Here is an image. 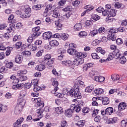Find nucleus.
Instances as JSON below:
<instances>
[{"instance_id": "nucleus-26", "label": "nucleus", "mask_w": 127, "mask_h": 127, "mask_svg": "<svg viewBox=\"0 0 127 127\" xmlns=\"http://www.w3.org/2000/svg\"><path fill=\"white\" fill-rule=\"evenodd\" d=\"M106 115H108V116H110L114 113V109H113V107H109L107 108L106 109Z\"/></svg>"}, {"instance_id": "nucleus-16", "label": "nucleus", "mask_w": 127, "mask_h": 127, "mask_svg": "<svg viewBox=\"0 0 127 127\" xmlns=\"http://www.w3.org/2000/svg\"><path fill=\"white\" fill-rule=\"evenodd\" d=\"M94 79L96 82L101 83L102 82H104V81H105V77L102 76H96L94 77Z\"/></svg>"}, {"instance_id": "nucleus-2", "label": "nucleus", "mask_w": 127, "mask_h": 127, "mask_svg": "<svg viewBox=\"0 0 127 127\" xmlns=\"http://www.w3.org/2000/svg\"><path fill=\"white\" fill-rule=\"evenodd\" d=\"M26 90H21L18 98V103H22L23 105H25V96L27 95Z\"/></svg>"}, {"instance_id": "nucleus-9", "label": "nucleus", "mask_w": 127, "mask_h": 127, "mask_svg": "<svg viewBox=\"0 0 127 127\" xmlns=\"http://www.w3.org/2000/svg\"><path fill=\"white\" fill-rule=\"evenodd\" d=\"M84 105V102L82 101H79L77 102L76 104V109L75 110V112L76 113H79L81 109H82V107H83Z\"/></svg>"}, {"instance_id": "nucleus-23", "label": "nucleus", "mask_w": 127, "mask_h": 127, "mask_svg": "<svg viewBox=\"0 0 127 127\" xmlns=\"http://www.w3.org/2000/svg\"><path fill=\"white\" fill-rule=\"evenodd\" d=\"M67 53H68V54L70 55L74 56L75 55V53H77V51L74 48H69L67 50Z\"/></svg>"}, {"instance_id": "nucleus-43", "label": "nucleus", "mask_w": 127, "mask_h": 127, "mask_svg": "<svg viewBox=\"0 0 127 127\" xmlns=\"http://www.w3.org/2000/svg\"><path fill=\"white\" fill-rule=\"evenodd\" d=\"M80 79H82V76H79L77 78V84L79 85H81V86H84L85 83L81 80H80Z\"/></svg>"}, {"instance_id": "nucleus-31", "label": "nucleus", "mask_w": 127, "mask_h": 127, "mask_svg": "<svg viewBox=\"0 0 127 127\" xmlns=\"http://www.w3.org/2000/svg\"><path fill=\"white\" fill-rule=\"evenodd\" d=\"M75 125L79 127H83L84 126H85V121L81 120L78 121L77 123L75 124Z\"/></svg>"}, {"instance_id": "nucleus-64", "label": "nucleus", "mask_w": 127, "mask_h": 127, "mask_svg": "<svg viewBox=\"0 0 127 127\" xmlns=\"http://www.w3.org/2000/svg\"><path fill=\"white\" fill-rule=\"evenodd\" d=\"M74 55H75V57H77V58H81L82 53H81V52L77 53L76 52V53H75Z\"/></svg>"}, {"instance_id": "nucleus-4", "label": "nucleus", "mask_w": 127, "mask_h": 127, "mask_svg": "<svg viewBox=\"0 0 127 127\" xmlns=\"http://www.w3.org/2000/svg\"><path fill=\"white\" fill-rule=\"evenodd\" d=\"M31 13V8L30 7L25 8L24 7V11L21 15V18H29L30 17V13Z\"/></svg>"}, {"instance_id": "nucleus-8", "label": "nucleus", "mask_w": 127, "mask_h": 127, "mask_svg": "<svg viewBox=\"0 0 127 127\" xmlns=\"http://www.w3.org/2000/svg\"><path fill=\"white\" fill-rule=\"evenodd\" d=\"M52 37L51 32H46L43 34V38L44 40H49Z\"/></svg>"}, {"instance_id": "nucleus-58", "label": "nucleus", "mask_w": 127, "mask_h": 127, "mask_svg": "<svg viewBox=\"0 0 127 127\" xmlns=\"http://www.w3.org/2000/svg\"><path fill=\"white\" fill-rule=\"evenodd\" d=\"M22 45V42H17L15 44L16 48H17V49L20 48V47H21Z\"/></svg>"}, {"instance_id": "nucleus-51", "label": "nucleus", "mask_w": 127, "mask_h": 127, "mask_svg": "<svg viewBox=\"0 0 127 127\" xmlns=\"http://www.w3.org/2000/svg\"><path fill=\"white\" fill-rule=\"evenodd\" d=\"M35 37H33V35L29 36L28 38L27 39V41L28 43H31L32 41H33V38Z\"/></svg>"}, {"instance_id": "nucleus-39", "label": "nucleus", "mask_w": 127, "mask_h": 127, "mask_svg": "<svg viewBox=\"0 0 127 127\" xmlns=\"http://www.w3.org/2000/svg\"><path fill=\"white\" fill-rule=\"evenodd\" d=\"M91 57H92L93 59H100V56L96 53L91 54Z\"/></svg>"}, {"instance_id": "nucleus-13", "label": "nucleus", "mask_w": 127, "mask_h": 127, "mask_svg": "<svg viewBox=\"0 0 127 127\" xmlns=\"http://www.w3.org/2000/svg\"><path fill=\"white\" fill-rule=\"evenodd\" d=\"M13 28L10 27L9 28H8L7 29V32L4 34V37L6 39H9V33L10 32H13Z\"/></svg>"}, {"instance_id": "nucleus-57", "label": "nucleus", "mask_w": 127, "mask_h": 127, "mask_svg": "<svg viewBox=\"0 0 127 127\" xmlns=\"http://www.w3.org/2000/svg\"><path fill=\"white\" fill-rule=\"evenodd\" d=\"M116 43L117 44H118V45H121V44H123V40L121 38L117 39L116 40Z\"/></svg>"}, {"instance_id": "nucleus-19", "label": "nucleus", "mask_w": 127, "mask_h": 127, "mask_svg": "<svg viewBox=\"0 0 127 127\" xmlns=\"http://www.w3.org/2000/svg\"><path fill=\"white\" fill-rule=\"evenodd\" d=\"M126 108H127V104L124 102L120 103V104L118 106L119 111H123L124 110H125Z\"/></svg>"}, {"instance_id": "nucleus-38", "label": "nucleus", "mask_w": 127, "mask_h": 127, "mask_svg": "<svg viewBox=\"0 0 127 127\" xmlns=\"http://www.w3.org/2000/svg\"><path fill=\"white\" fill-rule=\"evenodd\" d=\"M120 62L121 64H125L127 62V59L125 57H121V58L119 59Z\"/></svg>"}, {"instance_id": "nucleus-53", "label": "nucleus", "mask_w": 127, "mask_h": 127, "mask_svg": "<svg viewBox=\"0 0 127 127\" xmlns=\"http://www.w3.org/2000/svg\"><path fill=\"white\" fill-rule=\"evenodd\" d=\"M85 23L87 27H91L92 26V24H93V22L91 20H87Z\"/></svg>"}, {"instance_id": "nucleus-7", "label": "nucleus", "mask_w": 127, "mask_h": 127, "mask_svg": "<svg viewBox=\"0 0 127 127\" xmlns=\"http://www.w3.org/2000/svg\"><path fill=\"white\" fill-rule=\"evenodd\" d=\"M32 84L34 86L33 90L34 92H38V91H40L41 90V87L38 86V80L35 79L31 81Z\"/></svg>"}, {"instance_id": "nucleus-33", "label": "nucleus", "mask_w": 127, "mask_h": 127, "mask_svg": "<svg viewBox=\"0 0 127 127\" xmlns=\"http://www.w3.org/2000/svg\"><path fill=\"white\" fill-rule=\"evenodd\" d=\"M102 104L103 105H109V104H110V100H109L108 97H104L103 98Z\"/></svg>"}, {"instance_id": "nucleus-37", "label": "nucleus", "mask_w": 127, "mask_h": 127, "mask_svg": "<svg viewBox=\"0 0 127 127\" xmlns=\"http://www.w3.org/2000/svg\"><path fill=\"white\" fill-rule=\"evenodd\" d=\"M69 37V35L67 34H62L61 36V38L63 39V40H67L68 39V37Z\"/></svg>"}, {"instance_id": "nucleus-6", "label": "nucleus", "mask_w": 127, "mask_h": 127, "mask_svg": "<svg viewBox=\"0 0 127 127\" xmlns=\"http://www.w3.org/2000/svg\"><path fill=\"white\" fill-rule=\"evenodd\" d=\"M37 114V117L39 118L33 119L34 122H37L40 120L43 117V113H44V110L43 109H39L36 111Z\"/></svg>"}, {"instance_id": "nucleus-28", "label": "nucleus", "mask_w": 127, "mask_h": 127, "mask_svg": "<svg viewBox=\"0 0 127 127\" xmlns=\"http://www.w3.org/2000/svg\"><path fill=\"white\" fill-rule=\"evenodd\" d=\"M24 10V7H22L20 8L19 10L16 11V14H17V15H20V17H21V15L23 14Z\"/></svg>"}, {"instance_id": "nucleus-52", "label": "nucleus", "mask_w": 127, "mask_h": 127, "mask_svg": "<svg viewBox=\"0 0 127 127\" xmlns=\"http://www.w3.org/2000/svg\"><path fill=\"white\" fill-rule=\"evenodd\" d=\"M31 85H33L32 83H26L25 84H24V87L25 89H30V88L31 87Z\"/></svg>"}, {"instance_id": "nucleus-36", "label": "nucleus", "mask_w": 127, "mask_h": 127, "mask_svg": "<svg viewBox=\"0 0 127 127\" xmlns=\"http://www.w3.org/2000/svg\"><path fill=\"white\" fill-rule=\"evenodd\" d=\"M111 79L115 82V81H118L120 80V75L119 74H114L111 76Z\"/></svg>"}, {"instance_id": "nucleus-61", "label": "nucleus", "mask_w": 127, "mask_h": 127, "mask_svg": "<svg viewBox=\"0 0 127 127\" xmlns=\"http://www.w3.org/2000/svg\"><path fill=\"white\" fill-rule=\"evenodd\" d=\"M23 86H24V83H20L16 84L17 89H19V90H21L22 88H23Z\"/></svg>"}, {"instance_id": "nucleus-32", "label": "nucleus", "mask_w": 127, "mask_h": 127, "mask_svg": "<svg viewBox=\"0 0 127 127\" xmlns=\"http://www.w3.org/2000/svg\"><path fill=\"white\" fill-rule=\"evenodd\" d=\"M50 60H51V55L47 54L45 56L44 58V61L43 62L44 63H45V62H47V61Z\"/></svg>"}, {"instance_id": "nucleus-11", "label": "nucleus", "mask_w": 127, "mask_h": 127, "mask_svg": "<svg viewBox=\"0 0 127 127\" xmlns=\"http://www.w3.org/2000/svg\"><path fill=\"white\" fill-rule=\"evenodd\" d=\"M40 30V27H37L33 28V31H35L33 33V37H37L40 35V32H38Z\"/></svg>"}, {"instance_id": "nucleus-46", "label": "nucleus", "mask_w": 127, "mask_h": 127, "mask_svg": "<svg viewBox=\"0 0 127 127\" xmlns=\"http://www.w3.org/2000/svg\"><path fill=\"white\" fill-rule=\"evenodd\" d=\"M48 62L46 63L47 65L48 66H50V67H51V65L54 63V61L53 60V59H52L51 60H49V61H47Z\"/></svg>"}, {"instance_id": "nucleus-60", "label": "nucleus", "mask_w": 127, "mask_h": 127, "mask_svg": "<svg viewBox=\"0 0 127 127\" xmlns=\"http://www.w3.org/2000/svg\"><path fill=\"white\" fill-rule=\"evenodd\" d=\"M92 9H94V6H92V5H87V9L86 10L87 12H89Z\"/></svg>"}, {"instance_id": "nucleus-49", "label": "nucleus", "mask_w": 127, "mask_h": 127, "mask_svg": "<svg viewBox=\"0 0 127 127\" xmlns=\"http://www.w3.org/2000/svg\"><path fill=\"white\" fill-rule=\"evenodd\" d=\"M72 10V7L71 6H67L65 8L63 9V11H65V12L66 11H71Z\"/></svg>"}, {"instance_id": "nucleus-48", "label": "nucleus", "mask_w": 127, "mask_h": 127, "mask_svg": "<svg viewBox=\"0 0 127 127\" xmlns=\"http://www.w3.org/2000/svg\"><path fill=\"white\" fill-rule=\"evenodd\" d=\"M70 16H71V14H70L69 13H66L63 16V18H64L65 20H67V19H69Z\"/></svg>"}, {"instance_id": "nucleus-44", "label": "nucleus", "mask_w": 127, "mask_h": 127, "mask_svg": "<svg viewBox=\"0 0 127 127\" xmlns=\"http://www.w3.org/2000/svg\"><path fill=\"white\" fill-rule=\"evenodd\" d=\"M6 68H8L9 69H10L11 68H12L13 67V63L12 62H9L6 64L5 65Z\"/></svg>"}, {"instance_id": "nucleus-62", "label": "nucleus", "mask_w": 127, "mask_h": 127, "mask_svg": "<svg viewBox=\"0 0 127 127\" xmlns=\"http://www.w3.org/2000/svg\"><path fill=\"white\" fill-rule=\"evenodd\" d=\"M55 25L57 27H62V24L60 23L59 20L55 21Z\"/></svg>"}, {"instance_id": "nucleus-3", "label": "nucleus", "mask_w": 127, "mask_h": 127, "mask_svg": "<svg viewBox=\"0 0 127 127\" xmlns=\"http://www.w3.org/2000/svg\"><path fill=\"white\" fill-rule=\"evenodd\" d=\"M117 30L112 29L109 30L107 35V39L108 40H112L115 41L116 40V34Z\"/></svg>"}, {"instance_id": "nucleus-59", "label": "nucleus", "mask_w": 127, "mask_h": 127, "mask_svg": "<svg viewBox=\"0 0 127 127\" xmlns=\"http://www.w3.org/2000/svg\"><path fill=\"white\" fill-rule=\"evenodd\" d=\"M127 120H123L121 122V127H127Z\"/></svg>"}, {"instance_id": "nucleus-40", "label": "nucleus", "mask_w": 127, "mask_h": 127, "mask_svg": "<svg viewBox=\"0 0 127 127\" xmlns=\"http://www.w3.org/2000/svg\"><path fill=\"white\" fill-rule=\"evenodd\" d=\"M33 9L35 10H39L41 8V4H38L37 5H34L33 6Z\"/></svg>"}, {"instance_id": "nucleus-47", "label": "nucleus", "mask_w": 127, "mask_h": 127, "mask_svg": "<svg viewBox=\"0 0 127 127\" xmlns=\"http://www.w3.org/2000/svg\"><path fill=\"white\" fill-rule=\"evenodd\" d=\"M92 18L94 19V20H99L100 18H101V17L100 16L97 15V14H93L91 16Z\"/></svg>"}, {"instance_id": "nucleus-14", "label": "nucleus", "mask_w": 127, "mask_h": 127, "mask_svg": "<svg viewBox=\"0 0 127 127\" xmlns=\"http://www.w3.org/2000/svg\"><path fill=\"white\" fill-rule=\"evenodd\" d=\"M52 81H53L52 85L53 86H54V87H55L54 91H55V92H56L59 89V88H58V81H56L55 78H52Z\"/></svg>"}, {"instance_id": "nucleus-63", "label": "nucleus", "mask_w": 127, "mask_h": 127, "mask_svg": "<svg viewBox=\"0 0 127 127\" xmlns=\"http://www.w3.org/2000/svg\"><path fill=\"white\" fill-rule=\"evenodd\" d=\"M61 126L60 127H67V122L64 121L61 122Z\"/></svg>"}, {"instance_id": "nucleus-41", "label": "nucleus", "mask_w": 127, "mask_h": 127, "mask_svg": "<svg viewBox=\"0 0 127 127\" xmlns=\"http://www.w3.org/2000/svg\"><path fill=\"white\" fill-rule=\"evenodd\" d=\"M51 93L52 94H55V96H57L58 98H63V94L61 93H57L55 91H52Z\"/></svg>"}, {"instance_id": "nucleus-29", "label": "nucleus", "mask_w": 127, "mask_h": 127, "mask_svg": "<svg viewBox=\"0 0 127 127\" xmlns=\"http://www.w3.org/2000/svg\"><path fill=\"white\" fill-rule=\"evenodd\" d=\"M55 111L58 115H59L60 114H62V113H63V109L61 107L56 108Z\"/></svg>"}, {"instance_id": "nucleus-42", "label": "nucleus", "mask_w": 127, "mask_h": 127, "mask_svg": "<svg viewBox=\"0 0 127 127\" xmlns=\"http://www.w3.org/2000/svg\"><path fill=\"white\" fill-rule=\"evenodd\" d=\"M6 51L5 52V55L6 56H8L10 54V52H11V50H12V47H9L8 48H6Z\"/></svg>"}, {"instance_id": "nucleus-10", "label": "nucleus", "mask_w": 127, "mask_h": 127, "mask_svg": "<svg viewBox=\"0 0 127 127\" xmlns=\"http://www.w3.org/2000/svg\"><path fill=\"white\" fill-rule=\"evenodd\" d=\"M84 63V59L81 58H77L73 61V64L76 66L81 65Z\"/></svg>"}, {"instance_id": "nucleus-1", "label": "nucleus", "mask_w": 127, "mask_h": 127, "mask_svg": "<svg viewBox=\"0 0 127 127\" xmlns=\"http://www.w3.org/2000/svg\"><path fill=\"white\" fill-rule=\"evenodd\" d=\"M67 95L71 97H74L75 99H81V98H82V95L81 93L79 92V86H78V84L74 85L73 88L67 92Z\"/></svg>"}, {"instance_id": "nucleus-12", "label": "nucleus", "mask_w": 127, "mask_h": 127, "mask_svg": "<svg viewBox=\"0 0 127 127\" xmlns=\"http://www.w3.org/2000/svg\"><path fill=\"white\" fill-rule=\"evenodd\" d=\"M60 16V9L58 8H55V9L53 10V17L57 18V17H59Z\"/></svg>"}, {"instance_id": "nucleus-25", "label": "nucleus", "mask_w": 127, "mask_h": 127, "mask_svg": "<svg viewBox=\"0 0 127 127\" xmlns=\"http://www.w3.org/2000/svg\"><path fill=\"white\" fill-rule=\"evenodd\" d=\"M8 20L10 23H15L16 20L14 19V16L12 14L10 15L8 18Z\"/></svg>"}, {"instance_id": "nucleus-20", "label": "nucleus", "mask_w": 127, "mask_h": 127, "mask_svg": "<svg viewBox=\"0 0 127 127\" xmlns=\"http://www.w3.org/2000/svg\"><path fill=\"white\" fill-rule=\"evenodd\" d=\"M15 62L18 64H20V63L22 62V56L19 55H17L15 58Z\"/></svg>"}, {"instance_id": "nucleus-15", "label": "nucleus", "mask_w": 127, "mask_h": 127, "mask_svg": "<svg viewBox=\"0 0 127 127\" xmlns=\"http://www.w3.org/2000/svg\"><path fill=\"white\" fill-rule=\"evenodd\" d=\"M36 70L38 71H43L44 69H45V64H44V63L43 62L40 64H39L36 66Z\"/></svg>"}, {"instance_id": "nucleus-24", "label": "nucleus", "mask_w": 127, "mask_h": 127, "mask_svg": "<svg viewBox=\"0 0 127 127\" xmlns=\"http://www.w3.org/2000/svg\"><path fill=\"white\" fill-rule=\"evenodd\" d=\"M74 29L76 31H79L82 29V25L81 23H77L74 26Z\"/></svg>"}, {"instance_id": "nucleus-34", "label": "nucleus", "mask_w": 127, "mask_h": 127, "mask_svg": "<svg viewBox=\"0 0 127 127\" xmlns=\"http://www.w3.org/2000/svg\"><path fill=\"white\" fill-rule=\"evenodd\" d=\"M115 58V53H111L109 54L108 57L107 58V61H111V60H113Z\"/></svg>"}, {"instance_id": "nucleus-21", "label": "nucleus", "mask_w": 127, "mask_h": 127, "mask_svg": "<svg viewBox=\"0 0 127 127\" xmlns=\"http://www.w3.org/2000/svg\"><path fill=\"white\" fill-rule=\"evenodd\" d=\"M63 66H66L67 67H70L72 65V61L70 60L64 61L62 63Z\"/></svg>"}, {"instance_id": "nucleus-17", "label": "nucleus", "mask_w": 127, "mask_h": 127, "mask_svg": "<svg viewBox=\"0 0 127 127\" xmlns=\"http://www.w3.org/2000/svg\"><path fill=\"white\" fill-rule=\"evenodd\" d=\"M91 67H93V64L88 63L87 64H84L82 67L83 71L86 72V71H87L89 68H91Z\"/></svg>"}, {"instance_id": "nucleus-56", "label": "nucleus", "mask_w": 127, "mask_h": 127, "mask_svg": "<svg viewBox=\"0 0 127 127\" xmlns=\"http://www.w3.org/2000/svg\"><path fill=\"white\" fill-rule=\"evenodd\" d=\"M105 31H106V29L104 27H101L98 29V32L100 34L105 33Z\"/></svg>"}, {"instance_id": "nucleus-30", "label": "nucleus", "mask_w": 127, "mask_h": 127, "mask_svg": "<svg viewBox=\"0 0 127 127\" xmlns=\"http://www.w3.org/2000/svg\"><path fill=\"white\" fill-rule=\"evenodd\" d=\"M73 114V111L70 109H68L65 112V115L66 117L68 118H71L72 117V114Z\"/></svg>"}, {"instance_id": "nucleus-5", "label": "nucleus", "mask_w": 127, "mask_h": 127, "mask_svg": "<svg viewBox=\"0 0 127 127\" xmlns=\"http://www.w3.org/2000/svg\"><path fill=\"white\" fill-rule=\"evenodd\" d=\"M25 104H23L22 102H18L17 105L15 107L14 110V113L15 115H19V113L22 111V109L23 108V106Z\"/></svg>"}, {"instance_id": "nucleus-54", "label": "nucleus", "mask_w": 127, "mask_h": 127, "mask_svg": "<svg viewBox=\"0 0 127 127\" xmlns=\"http://www.w3.org/2000/svg\"><path fill=\"white\" fill-rule=\"evenodd\" d=\"M79 36H80V37L87 36V32L85 31H81L79 33Z\"/></svg>"}, {"instance_id": "nucleus-55", "label": "nucleus", "mask_w": 127, "mask_h": 127, "mask_svg": "<svg viewBox=\"0 0 127 127\" xmlns=\"http://www.w3.org/2000/svg\"><path fill=\"white\" fill-rule=\"evenodd\" d=\"M19 80L20 81H21V82H22L23 81H26V80H27V76L24 75L20 76Z\"/></svg>"}, {"instance_id": "nucleus-27", "label": "nucleus", "mask_w": 127, "mask_h": 127, "mask_svg": "<svg viewBox=\"0 0 127 127\" xmlns=\"http://www.w3.org/2000/svg\"><path fill=\"white\" fill-rule=\"evenodd\" d=\"M50 45L51 46H58L59 45V42L56 40H54L50 42Z\"/></svg>"}, {"instance_id": "nucleus-50", "label": "nucleus", "mask_w": 127, "mask_h": 127, "mask_svg": "<svg viewBox=\"0 0 127 127\" xmlns=\"http://www.w3.org/2000/svg\"><path fill=\"white\" fill-rule=\"evenodd\" d=\"M22 55H24L25 56H26V57H27V56H30V55H31V53H30V52L28 51H26L25 52H23L22 53Z\"/></svg>"}, {"instance_id": "nucleus-45", "label": "nucleus", "mask_w": 127, "mask_h": 127, "mask_svg": "<svg viewBox=\"0 0 127 127\" xmlns=\"http://www.w3.org/2000/svg\"><path fill=\"white\" fill-rule=\"evenodd\" d=\"M90 112V108L89 107H84L82 109V113L84 114H88Z\"/></svg>"}, {"instance_id": "nucleus-22", "label": "nucleus", "mask_w": 127, "mask_h": 127, "mask_svg": "<svg viewBox=\"0 0 127 127\" xmlns=\"http://www.w3.org/2000/svg\"><path fill=\"white\" fill-rule=\"evenodd\" d=\"M118 121V118L114 117L113 118L109 119L107 121V124H116Z\"/></svg>"}, {"instance_id": "nucleus-18", "label": "nucleus", "mask_w": 127, "mask_h": 127, "mask_svg": "<svg viewBox=\"0 0 127 127\" xmlns=\"http://www.w3.org/2000/svg\"><path fill=\"white\" fill-rule=\"evenodd\" d=\"M117 15V10L116 9H111L109 11L108 14V17H114Z\"/></svg>"}, {"instance_id": "nucleus-35", "label": "nucleus", "mask_w": 127, "mask_h": 127, "mask_svg": "<svg viewBox=\"0 0 127 127\" xmlns=\"http://www.w3.org/2000/svg\"><path fill=\"white\" fill-rule=\"evenodd\" d=\"M95 93L96 95H102L104 94V90L102 88H98L95 91Z\"/></svg>"}]
</instances>
